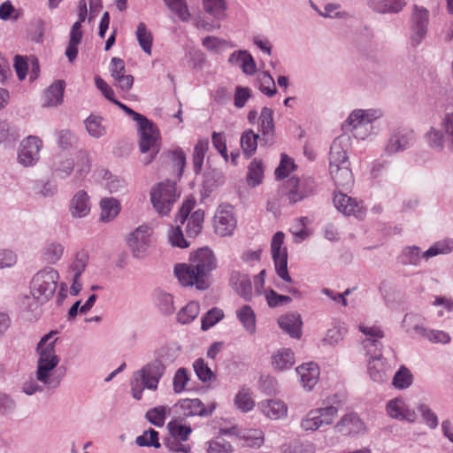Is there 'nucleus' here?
Returning <instances> with one entry per match:
<instances>
[{
	"instance_id": "nucleus-1",
	"label": "nucleus",
	"mask_w": 453,
	"mask_h": 453,
	"mask_svg": "<svg viewBox=\"0 0 453 453\" xmlns=\"http://www.w3.org/2000/svg\"><path fill=\"white\" fill-rule=\"evenodd\" d=\"M216 266L213 252L201 248L191 255L188 264H177L174 274L183 287L195 286L198 290H206L211 286V273Z\"/></svg>"
},
{
	"instance_id": "nucleus-2",
	"label": "nucleus",
	"mask_w": 453,
	"mask_h": 453,
	"mask_svg": "<svg viewBox=\"0 0 453 453\" xmlns=\"http://www.w3.org/2000/svg\"><path fill=\"white\" fill-rule=\"evenodd\" d=\"M359 331L365 335L362 345L369 357L368 372L370 378L376 383H382L387 379V366L382 357L383 345L380 342L384 337V332L376 326H366L359 325Z\"/></svg>"
},
{
	"instance_id": "nucleus-3",
	"label": "nucleus",
	"mask_w": 453,
	"mask_h": 453,
	"mask_svg": "<svg viewBox=\"0 0 453 453\" xmlns=\"http://www.w3.org/2000/svg\"><path fill=\"white\" fill-rule=\"evenodd\" d=\"M59 273L52 267H45L37 272L29 285L30 294L40 303H47L54 295Z\"/></svg>"
},
{
	"instance_id": "nucleus-4",
	"label": "nucleus",
	"mask_w": 453,
	"mask_h": 453,
	"mask_svg": "<svg viewBox=\"0 0 453 453\" xmlns=\"http://www.w3.org/2000/svg\"><path fill=\"white\" fill-rule=\"evenodd\" d=\"M137 124L140 151L143 154H149L143 159V163L148 165L160 150V134L157 126L146 117Z\"/></svg>"
},
{
	"instance_id": "nucleus-5",
	"label": "nucleus",
	"mask_w": 453,
	"mask_h": 453,
	"mask_svg": "<svg viewBox=\"0 0 453 453\" xmlns=\"http://www.w3.org/2000/svg\"><path fill=\"white\" fill-rule=\"evenodd\" d=\"M177 197L176 185L170 180L158 183L150 192L153 207L161 216L169 214Z\"/></svg>"
},
{
	"instance_id": "nucleus-6",
	"label": "nucleus",
	"mask_w": 453,
	"mask_h": 453,
	"mask_svg": "<svg viewBox=\"0 0 453 453\" xmlns=\"http://www.w3.org/2000/svg\"><path fill=\"white\" fill-rule=\"evenodd\" d=\"M423 318L418 314L409 313L404 316L403 325L409 334L420 335L433 343L446 344L450 342V336L448 333L441 330H432L425 327Z\"/></svg>"
},
{
	"instance_id": "nucleus-7",
	"label": "nucleus",
	"mask_w": 453,
	"mask_h": 453,
	"mask_svg": "<svg viewBox=\"0 0 453 453\" xmlns=\"http://www.w3.org/2000/svg\"><path fill=\"white\" fill-rule=\"evenodd\" d=\"M452 250V240L437 242L423 253L418 247H407L403 251L402 263L404 265H418L422 258L427 259L439 254H447Z\"/></svg>"
},
{
	"instance_id": "nucleus-8",
	"label": "nucleus",
	"mask_w": 453,
	"mask_h": 453,
	"mask_svg": "<svg viewBox=\"0 0 453 453\" xmlns=\"http://www.w3.org/2000/svg\"><path fill=\"white\" fill-rule=\"evenodd\" d=\"M316 189V183L311 178L302 180L292 177L284 185L282 194L289 204H294L311 196Z\"/></svg>"
},
{
	"instance_id": "nucleus-9",
	"label": "nucleus",
	"mask_w": 453,
	"mask_h": 453,
	"mask_svg": "<svg viewBox=\"0 0 453 453\" xmlns=\"http://www.w3.org/2000/svg\"><path fill=\"white\" fill-rule=\"evenodd\" d=\"M152 234L153 230L150 226L142 225L128 234L127 246L134 257L143 258L146 257L152 243Z\"/></svg>"
},
{
	"instance_id": "nucleus-10",
	"label": "nucleus",
	"mask_w": 453,
	"mask_h": 453,
	"mask_svg": "<svg viewBox=\"0 0 453 453\" xmlns=\"http://www.w3.org/2000/svg\"><path fill=\"white\" fill-rule=\"evenodd\" d=\"M283 242L284 234L280 231L275 233L271 243L272 257L278 276L287 282H291L292 279L288 271V253L286 248H282Z\"/></svg>"
},
{
	"instance_id": "nucleus-11",
	"label": "nucleus",
	"mask_w": 453,
	"mask_h": 453,
	"mask_svg": "<svg viewBox=\"0 0 453 453\" xmlns=\"http://www.w3.org/2000/svg\"><path fill=\"white\" fill-rule=\"evenodd\" d=\"M234 208L228 204L219 205L213 217V227L219 236L231 235L236 227Z\"/></svg>"
},
{
	"instance_id": "nucleus-12",
	"label": "nucleus",
	"mask_w": 453,
	"mask_h": 453,
	"mask_svg": "<svg viewBox=\"0 0 453 453\" xmlns=\"http://www.w3.org/2000/svg\"><path fill=\"white\" fill-rule=\"evenodd\" d=\"M56 331H51L42 336L36 346V354L38 356L37 365H51L58 366L60 362L59 357L56 353L55 343L57 338L53 336Z\"/></svg>"
},
{
	"instance_id": "nucleus-13",
	"label": "nucleus",
	"mask_w": 453,
	"mask_h": 453,
	"mask_svg": "<svg viewBox=\"0 0 453 453\" xmlns=\"http://www.w3.org/2000/svg\"><path fill=\"white\" fill-rule=\"evenodd\" d=\"M334 430L343 436H355L365 434L366 426L357 413L350 411L340 418L334 426Z\"/></svg>"
},
{
	"instance_id": "nucleus-14",
	"label": "nucleus",
	"mask_w": 453,
	"mask_h": 453,
	"mask_svg": "<svg viewBox=\"0 0 453 453\" xmlns=\"http://www.w3.org/2000/svg\"><path fill=\"white\" fill-rule=\"evenodd\" d=\"M42 142L36 136H28L20 142L18 153L19 163L25 167L33 166L40 158Z\"/></svg>"
},
{
	"instance_id": "nucleus-15",
	"label": "nucleus",
	"mask_w": 453,
	"mask_h": 453,
	"mask_svg": "<svg viewBox=\"0 0 453 453\" xmlns=\"http://www.w3.org/2000/svg\"><path fill=\"white\" fill-rule=\"evenodd\" d=\"M429 12L423 6L414 5L411 14V42L413 45L421 42L427 32Z\"/></svg>"
},
{
	"instance_id": "nucleus-16",
	"label": "nucleus",
	"mask_w": 453,
	"mask_h": 453,
	"mask_svg": "<svg viewBox=\"0 0 453 453\" xmlns=\"http://www.w3.org/2000/svg\"><path fill=\"white\" fill-rule=\"evenodd\" d=\"M165 365L158 359H155L152 362L144 365L141 370L135 372V376H139L146 388L150 390H156L157 388L158 382L165 372Z\"/></svg>"
},
{
	"instance_id": "nucleus-17",
	"label": "nucleus",
	"mask_w": 453,
	"mask_h": 453,
	"mask_svg": "<svg viewBox=\"0 0 453 453\" xmlns=\"http://www.w3.org/2000/svg\"><path fill=\"white\" fill-rule=\"evenodd\" d=\"M413 134L405 129L395 130L383 148V156L390 157L408 149L412 142Z\"/></svg>"
},
{
	"instance_id": "nucleus-18",
	"label": "nucleus",
	"mask_w": 453,
	"mask_h": 453,
	"mask_svg": "<svg viewBox=\"0 0 453 453\" xmlns=\"http://www.w3.org/2000/svg\"><path fill=\"white\" fill-rule=\"evenodd\" d=\"M387 414L397 420L413 423L417 415L413 409H411L405 401L401 397H395L388 402L386 405Z\"/></svg>"
},
{
	"instance_id": "nucleus-19",
	"label": "nucleus",
	"mask_w": 453,
	"mask_h": 453,
	"mask_svg": "<svg viewBox=\"0 0 453 453\" xmlns=\"http://www.w3.org/2000/svg\"><path fill=\"white\" fill-rule=\"evenodd\" d=\"M110 72L114 79V85L122 91H128L134 84V77L131 74H126V65L123 59L112 58L110 64Z\"/></svg>"
},
{
	"instance_id": "nucleus-20",
	"label": "nucleus",
	"mask_w": 453,
	"mask_h": 453,
	"mask_svg": "<svg viewBox=\"0 0 453 453\" xmlns=\"http://www.w3.org/2000/svg\"><path fill=\"white\" fill-rule=\"evenodd\" d=\"M177 408L180 410V414L185 417L200 416L205 417L212 414L216 408L215 403H211L208 408L204 406L202 401L198 398L194 399H181L177 403Z\"/></svg>"
},
{
	"instance_id": "nucleus-21",
	"label": "nucleus",
	"mask_w": 453,
	"mask_h": 453,
	"mask_svg": "<svg viewBox=\"0 0 453 453\" xmlns=\"http://www.w3.org/2000/svg\"><path fill=\"white\" fill-rule=\"evenodd\" d=\"M258 131L261 133L260 142L271 145L274 141L273 111L264 107L258 118Z\"/></svg>"
},
{
	"instance_id": "nucleus-22",
	"label": "nucleus",
	"mask_w": 453,
	"mask_h": 453,
	"mask_svg": "<svg viewBox=\"0 0 453 453\" xmlns=\"http://www.w3.org/2000/svg\"><path fill=\"white\" fill-rule=\"evenodd\" d=\"M334 204L339 211L345 215H353L357 219H362L365 214L362 205L357 203L356 200L342 193L334 195Z\"/></svg>"
},
{
	"instance_id": "nucleus-23",
	"label": "nucleus",
	"mask_w": 453,
	"mask_h": 453,
	"mask_svg": "<svg viewBox=\"0 0 453 453\" xmlns=\"http://www.w3.org/2000/svg\"><path fill=\"white\" fill-rule=\"evenodd\" d=\"M90 198L86 191L79 190L72 197L69 203V212L74 219H81L90 212Z\"/></svg>"
},
{
	"instance_id": "nucleus-24",
	"label": "nucleus",
	"mask_w": 453,
	"mask_h": 453,
	"mask_svg": "<svg viewBox=\"0 0 453 453\" xmlns=\"http://www.w3.org/2000/svg\"><path fill=\"white\" fill-rule=\"evenodd\" d=\"M280 329L292 338L300 339L302 336V319L298 313H288L278 319Z\"/></svg>"
},
{
	"instance_id": "nucleus-25",
	"label": "nucleus",
	"mask_w": 453,
	"mask_h": 453,
	"mask_svg": "<svg viewBox=\"0 0 453 453\" xmlns=\"http://www.w3.org/2000/svg\"><path fill=\"white\" fill-rule=\"evenodd\" d=\"M56 367L57 366L51 365H37L35 372L37 381L49 389L58 388L61 383L62 376L56 375Z\"/></svg>"
},
{
	"instance_id": "nucleus-26",
	"label": "nucleus",
	"mask_w": 453,
	"mask_h": 453,
	"mask_svg": "<svg viewBox=\"0 0 453 453\" xmlns=\"http://www.w3.org/2000/svg\"><path fill=\"white\" fill-rule=\"evenodd\" d=\"M341 408L342 402L338 399L337 395L327 397L323 401L322 407L316 408V410L319 411L324 426H330L334 423Z\"/></svg>"
},
{
	"instance_id": "nucleus-27",
	"label": "nucleus",
	"mask_w": 453,
	"mask_h": 453,
	"mask_svg": "<svg viewBox=\"0 0 453 453\" xmlns=\"http://www.w3.org/2000/svg\"><path fill=\"white\" fill-rule=\"evenodd\" d=\"M300 382L303 388L311 390L319 379V368L315 363L303 364L296 368Z\"/></svg>"
},
{
	"instance_id": "nucleus-28",
	"label": "nucleus",
	"mask_w": 453,
	"mask_h": 453,
	"mask_svg": "<svg viewBox=\"0 0 453 453\" xmlns=\"http://www.w3.org/2000/svg\"><path fill=\"white\" fill-rule=\"evenodd\" d=\"M230 283L236 293L246 301L252 298V285L248 274L234 271L230 276Z\"/></svg>"
},
{
	"instance_id": "nucleus-29",
	"label": "nucleus",
	"mask_w": 453,
	"mask_h": 453,
	"mask_svg": "<svg viewBox=\"0 0 453 453\" xmlns=\"http://www.w3.org/2000/svg\"><path fill=\"white\" fill-rule=\"evenodd\" d=\"M367 5L378 13H399L406 5L405 0H367Z\"/></svg>"
},
{
	"instance_id": "nucleus-30",
	"label": "nucleus",
	"mask_w": 453,
	"mask_h": 453,
	"mask_svg": "<svg viewBox=\"0 0 453 453\" xmlns=\"http://www.w3.org/2000/svg\"><path fill=\"white\" fill-rule=\"evenodd\" d=\"M262 413L270 419L277 420L287 417L288 407L280 400H266L259 403Z\"/></svg>"
},
{
	"instance_id": "nucleus-31",
	"label": "nucleus",
	"mask_w": 453,
	"mask_h": 453,
	"mask_svg": "<svg viewBox=\"0 0 453 453\" xmlns=\"http://www.w3.org/2000/svg\"><path fill=\"white\" fill-rule=\"evenodd\" d=\"M65 83L64 81H58L52 83L43 94L44 107H52L60 104L63 102Z\"/></svg>"
},
{
	"instance_id": "nucleus-32",
	"label": "nucleus",
	"mask_w": 453,
	"mask_h": 453,
	"mask_svg": "<svg viewBox=\"0 0 453 453\" xmlns=\"http://www.w3.org/2000/svg\"><path fill=\"white\" fill-rule=\"evenodd\" d=\"M349 166V157L342 145V141L335 139L330 148L329 169L340 166Z\"/></svg>"
},
{
	"instance_id": "nucleus-33",
	"label": "nucleus",
	"mask_w": 453,
	"mask_h": 453,
	"mask_svg": "<svg viewBox=\"0 0 453 453\" xmlns=\"http://www.w3.org/2000/svg\"><path fill=\"white\" fill-rule=\"evenodd\" d=\"M271 363L279 371L290 369L295 365L294 352L290 349H280L272 356Z\"/></svg>"
},
{
	"instance_id": "nucleus-34",
	"label": "nucleus",
	"mask_w": 453,
	"mask_h": 453,
	"mask_svg": "<svg viewBox=\"0 0 453 453\" xmlns=\"http://www.w3.org/2000/svg\"><path fill=\"white\" fill-rule=\"evenodd\" d=\"M383 117V111L380 109L355 110L349 116L347 121L364 122L366 126H372V123Z\"/></svg>"
},
{
	"instance_id": "nucleus-35",
	"label": "nucleus",
	"mask_w": 453,
	"mask_h": 453,
	"mask_svg": "<svg viewBox=\"0 0 453 453\" xmlns=\"http://www.w3.org/2000/svg\"><path fill=\"white\" fill-rule=\"evenodd\" d=\"M329 172L337 187L347 189L352 186L354 180L349 166L333 167Z\"/></svg>"
},
{
	"instance_id": "nucleus-36",
	"label": "nucleus",
	"mask_w": 453,
	"mask_h": 453,
	"mask_svg": "<svg viewBox=\"0 0 453 453\" xmlns=\"http://www.w3.org/2000/svg\"><path fill=\"white\" fill-rule=\"evenodd\" d=\"M234 403L235 407L243 413L252 411L255 407L253 392L249 388H241L235 395Z\"/></svg>"
},
{
	"instance_id": "nucleus-37",
	"label": "nucleus",
	"mask_w": 453,
	"mask_h": 453,
	"mask_svg": "<svg viewBox=\"0 0 453 453\" xmlns=\"http://www.w3.org/2000/svg\"><path fill=\"white\" fill-rule=\"evenodd\" d=\"M100 219L104 222L113 220L120 211V203L115 198H103L100 202Z\"/></svg>"
},
{
	"instance_id": "nucleus-38",
	"label": "nucleus",
	"mask_w": 453,
	"mask_h": 453,
	"mask_svg": "<svg viewBox=\"0 0 453 453\" xmlns=\"http://www.w3.org/2000/svg\"><path fill=\"white\" fill-rule=\"evenodd\" d=\"M204 212L200 209L195 211L188 219H186V233L188 237L195 238L201 233Z\"/></svg>"
},
{
	"instance_id": "nucleus-39",
	"label": "nucleus",
	"mask_w": 453,
	"mask_h": 453,
	"mask_svg": "<svg viewBox=\"0 0 453 453\" xmlns=\"http://www.w3.org/2000/svg\"><path fill=\"white\" fill-rule=\"evenodd\" d=\"M237 318L250 334L256 331V314L250 305H243L236 311Z\"/></svg>"
},
{
	"instance_id": "nucleus-40",
	"label": "nucleus",
	"mask_w": 453,
	"mask_h": 453,
	"mask_svg": "<svg viewBox=\"0 0 453 453\" xmlns=\"http://www.w3.org/2000/svg\"><path fill=\"white\" fill-rule=\"evenodd\" d=\"M209 149V141L207 139H200L194 148L193 153V168L196 174L201 173L205 154Z\"/></svg>"
},
{
	"instance_id": "nucleus-41",
	"label": "nucleus",
	"mask_w": 453,
	"mask_h": 453,
	"mask_svg": "<svg viewBox=\"0 0 453 453\" xmlns=\"http://www.w3.org/2000/svg\"><path fill=\"white\" fill-rule=\"evenodd\" d=\"M258 139H261L260 135L254 133V131L251 129L243 132L242 134L241 147L242 149L243 154H245L248 157H251L256 151Z\"/></svg>"
},
{
	"instance_id": "nucleus-42",
	"label": "nucleus",
	"mask_w": 453,
	"mask_h": 453,
	"mask_svg": "<svg viewBox=\"0 0 453 453\" xmlns=\"http://www.w3.org/2000/svg\"><path fill=\"white\" fill-rule=\"evenodd\" d=\"M413 381V376L411 371L404 365H401L395 373L392 385L395 388L403 390L411 387Z\"/></svg>"
},
{
	"instance_id": "nucleus-43",
	"label": "nucleus",
	"mask_w": 453,
	"mask_h": 453,
	"mask_svg": "<svg viewBox=\"0 0 453 453\" xmlns=\"http://www.w3.org/2000/svg\"><path fill=\"white\" fill-rule=\"evenodd\" d=\"M88 253L86 250H82L76 252L73 259L70 263L69 273L76 277H81L88 265Z\"/></svg>"
},
{
	"instance_id": "nucleus-44",
	"label": "nucleus",
	"mask_w": 453,
	"mask_h": 453,
	"mask_svg": "<svg viewBox=\"0 0 453 453\" xmlns=\"http://www.w3.org/2000/svg\"><path fill=\"white\" fill-rule=\"evenodd\" d=\"M135 35L140 47L145 53L150 55L153 36L143 22L138 24Z\"/></svg>"
},
{
	"instance_id": "nucleus-45",
	"label": "nucleus",
	"mask_w": 453,
	"mask_h": 453,
	"mask_svg": "<svg viewBox=\"0 0 453 453\" xmlns=\"http://www.w3.org/2000/svg\"><path fill=\"white\" fill-rule=\"evenodd\" d=\"M64 246L58 242H50L42 250V258L48 264H56L64 254Z\"/></svg>"
},
{
	"instance_id": "nucleus-46",
	"label": "nucleus",
	"mask_w": 453,
	"mask_h": 453,
	"mask_svg": "<svg viewBox=\"0 0 453 453\" xmlns=\"http://www.w3.org/2000/svg\"><path fill=\"white\" fill-rule=\"evenodd\" d=\"M322 426L324 425L322 424L319 411L316 409L308 411L301 420V427L306 432H315Z\"/></svg>"
},
{
	"instance_id": "nucleus-47",
	"label": "nucleus",
	"mask_w": 453,
	"mask_h": 453,
	"mask_svg": "<svg viewBox=\"0 0 453 453\" xmlns=\"http://www.w3.org/2000/svg\"><path fill=\"white\" fill-rule=\"evenodd\" d=\"M165 4L173 12L178 18L187 22L190 19V12L186 0H163Z\"/></svg>"
},
{
	"instance_id": "nucleus-48",
	"label": "nucleus",
	"mask_w": 453,
	"mask_h": 453,
	"mask_svg": "<svg viewBox=\"0 0 453 453\" xmlns=\"http://www.w3.org/2000/svg\"><path fill=\"white\" fill-rule=\"evenodd\" d=\"M199 311V303L191 301L178 312V321L181 324H188L198 316Z\"/></svg>"
},
{
	"instance_id": "nucleus-49",
	"label": "nucleus",
	"mask_w": 453,
	"mask_h": 453,
	"mask_svg": "<svg viewBox=\"0 0 453 453\" xmlns=\"http://www.w3.org/2000/svg\"><path fill=\"white\" fill-rule=\"evenodd\" d=\"M103 122V118L90 115L85 120L86 129L91 136L95 138L102 137L106 133L105 127Z\"/></svg>"
},
{
	"instance_id": "nucleus-50",
	"label": "nucleus",
	"mask_w": 453,
	"mask_h": 453,
	"mask_svg": "<svg viewBox=\"0 0 453 453\" xmlns=\"http://www.w3.org/2000/svg\"><path fill=\"white\" fill-rule=\"evenodd\" d=\"M203 10L218 19L225 17L226 3L225 0H203Z\"/></svg>"
},
{
	"instance_id": "nucleus-51",
	"label": "nucleus",
	"mask_w": 453,
	"mask_h": 453,
	"mask_svg": "<svg viewBox=\"0 0 453 453\" xmlns=\"http://www.w3.org/2000/svg\"><path fill=\"white\" fill-rule=\"evenodd\" d=\"M135 443L140 447H153L155 449H159L161 447L158 439V433L152 428L144 431L142 434L137 436Z\"/></svg>"
},
{
	"instance_id": "nucleus-52",
	"label": "nucleus",
	"mask_w": 453,
	"mask_h": 453,
	"mask_svg": "<svg viewBox=\"0 0 453 453\" xmlns=\"http://www.w3.org/2000/svg\"><path fill=\"white\" fill-rule=\"evenodd\" d=\"M207 453H233L234 447L224 438L219 436L207 443Z\"/></svg>"
},
{
	"instance_id": "nucleus-53",
	"label": "nucleus",
	"mask_w": 453,
	"mask_h": 453,
	"mask_svg": "<svg viewBox=\"0 0 453 453\" xmlns=\"http://www.w3.org/2000/svg\"><path fill=\"white\" fill-rule=\"evenodd\" d=\"M240 437L245 441L247 446L253 448L260 447L265 441L264 433L259 429L243 431L242 434H240Z\"/></svg>"
},
{
	"instance_id": "nucleus-54",
	"label": "nucleus",
	"mask_w": 453,
	"mask_h": 453,
	"mask_svg": "<svg viewBox=\"0 0 453 453\" xmlns=\"http://www.w3.org/2000/svg\"><path fill=\"white\" fill-rule=\"evenodd\" d=\"M167 237L170 244L173 247H178L180 249H185L189 246V242L188 240L184 238L182 230L179 226H171L167 232Z\"/></svg>"
},
{
	"instance_id": "nucleus-55",
	"label": "nucleus",
	"mask_w": 453,
	"mask_h": 453,
	"mask_svg": "<svg viewBox=\"0 0 453 453\" xmlns=\"http://www.w3.org/2000/svg\"><path fill=\"white\" fill-rule=\"evenodd\" d=\"M264 174L263 165L261 161L254 159L250 166L248 173V183L249 185L255 187L262 182Z\"/></svg>"
},
{
	"instance_id": "nucleus-56",
	"label": "nucleus",
	"mask_w": 453,
	"mask_h": 453,
	"mask_svg": "<svg viewBox=\"0 0 453 453\" xmlns=\"http://www.w3.org/2000/svg\"><path fill=\"white\" fill-rule=\"evenodd\" d=\"M224 318V312L219 308H212L202 318L201 329L206 331Z\"/></svg>"
},
{
	"instance_id": "nucleus-57",
	"label": "nucleus",
	"mask_w": 453,
	"mask_h": 453,
	"mask_svg": "<svg viewBox=\"0 0 453 453\" xmlns=\"http://www.w3.org/2000/svg\"><path fill=\"white\" fill-rule=\"evenodd\" d=\"M259 89L260 91L268 96H273L276 92L277 88L275 86V82L273 78L267 72H263L259 77Z\"/></svg>"
},
{
	"instance_id": "nucleus-58",
	"label": "nucleus",
	"mask_w": 453,
	"mask_h": 453,
	"mask_svg": "<svg viewBox=\"0 0 453 453\" xmlns=\"http://www.w3.org/2000/svg\"><path fill=\"white\" fill-rule=\"evenodd\" d=\"M168 429L170 432V434L174 439H179L182 441H185L188 439L192 429L188 426L181 425L178 423L177 421L174 422H169L168 423Z\"/></svg>"
},
{
	"instance_id": "nucleus-59",
	"label": "nucleus",
	"mask_w": 453,
	"mask_h": 453,
	"mask_svg": "<svg viewBox=\"0 0 453 453\" xmlns=\"http://www.w3.org/2000/svg\"><path fill=\"white\" fill-rule=\"evenodd\" d=\"M418 411L420 413L426 425L431 428L435 429L438 426L439 420L436 414L425 403H420L417 406Z\"/></svg>"
},
{
	"instance_id": "nucleus-60",
	"label": "nucleus",
	"mask_w": 453,
	"mask_h": 453,
	"mask_svg": "<svg viewBox=\"0 0 453 453\" xmlns=\"http://www.w3.org/2000/svg\"><path fill=\"white\" fill-rule=\"evenodd\" d=\"M193 367L196 376L203 382L210 381L214 377L212 371L203 358L196 359L193 364Z\"/></svg>"
},
{
	"instance_id": "nucleus-61",
	"label": "nucleus",
	"mask_w": 453,
	"mask_h": 453,
	"mask_svg": "<svg viewBox=\"0 0 453 453\" xmlns=\"http://www.w3.org/2000/svg\"><path fill=\"white\" fill-rule=\"evenodd\" d=\"M74 167L73 159H58L54 164V173L57 177L65 179L71 174Z\"/></svg>"
},
{
	"instance_id": "nucleus-62",
	"label": "nucleus",
	"mask_w": 453,
	"mask_h": 453,
	"mask_svg": "<svg viewBox=\"0 0 453 453\" xmlns=\"http://www.w3.org/2000/svg\"><path fill=\"white\" fill-rule=\"evenodd\" d=\"M166 408L164 406L155 407L146 413L147 419L157 426H163L165 420Z\"/></svg>"
},
{
	"instance_id": "nucleus-63",
	"label": "nucleus",
	"mask_w": 453,
	"mask_h": 453,
	"mask_svg": "<svg viewBox=\"0 0 453 453\" xmlns=\"http://www.w3.org/2000/svg\"><path fill=\"white\" fill-rule=\"evenodd\" d=\"M295 169L293 160L287 155L283 154L279 166L275 169L276 179L280 180L286 178L288 173Z\"/></svg>"
},
{
	"instance_id": "nucleus-64",
	"label": "nucleus",
	"mask_w": 453,
	"mask_h": 453,
	"mask_svg": "<svg viewBox=\"0 0 453 453\" xmlns=\"http://www.w3.org/2000/svg\"><path fill=\"white\" fill-rule=\"evenodd\" d=\"M283 453H315V447L311 442L296 441L286 446Z\"/></svg>"
}]
</instances>
